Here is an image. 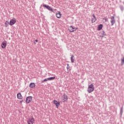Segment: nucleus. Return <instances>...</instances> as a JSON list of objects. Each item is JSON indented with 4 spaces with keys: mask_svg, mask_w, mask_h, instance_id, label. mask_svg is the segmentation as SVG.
<instances>
[{
    "mask_svg": "<svg viewBox=\"0 0 124 124\" xmlns=\"http://www.w3.org/2000/svg\"><path fill=\"white\" fill-rule=\"evenodd\" d=\"M94 91V86L93 83L91 84L88 86V89H87V92L89 93H93Z\"/></svg>",
    "mask_w": 124,
    "mask_h": 124,
    "instance_id": "f257e3e1",
    "label": "nucleus"
},
{
    "mask_svg": "<svg viewBox=\"0 0 124 124\" xmlns=\"http://www.w3.org/2000/svg\"><path fill=\"white\" fill-rule=\"evenodd\" d=\"M34 123H35V120H34L33 116H31L27 120L28 124H33Z\"/></svg>",
    "mask_w": 124,
    "mask_h": 124,
    "instance_id": "f03ea898",
    "label": "nucleus"
},
{
    "mask_svg": "<svg viewBox=\"0 0 124 124\" xmlns=\"http://www.w3.org/2000/svg\"><path fill=\"white\" fill-rule=\"evenodd\" d=\"M32 101V97L31 96H28L26 98V103L27 104H29V103H31Z\"/></svg>",
    "mask_w": 124,
    "mask_h": 124,
    "instance_id": "7ed1b4c3",
    "label": "nucleus"
},
{
    "mask_svg": "<svg viewBox=\"0 0 124 124\" xmlns=\"http://www.w3.org/2000/svg\"><path fill=\"white\" fill-rule=\"evenodd\" d=\"M77 30H78V28L73 27V26H70L68 29V31H69L70 32H73L75 31H76Z\"/></svg>",
    "mask_w": 124,
    "mask_h": 124,
    "instance_id": "20e7f679",
    "label": "nucleus"
},
{
    "mask_svg": "<svg viewBox=\"0 0 124 124\" xmlns=\"http://www.w3.org/2000/svg\"><path fill=\"white\" fill-rule=\"evenodd\" d=\"M16 23V18H13L10 20L9 25L10 26H13V25H15Z\"/></svg>",
    "mask_w": 124,
    "mask_h": 124,
    "instance_id": "39448f33",
    "label": "nucleus"
},
{
    "mask_svg": "<svg viewBox=\"0 0 124 124\" xmlns=\"http://www.w3.org/2000/svg\"><path fill=\"white\" fill-rule=\"evenodd\" d=\"M43 7L46 8V9H47L49 11H51L52 12H54V10L51 7H50L49 5H47L46 4H44Z\"/></svg>",
    "mask_w": 124,
    "mask_h": 124,
    "instance_id": "423d86ee",
    "label": "nucleus"
},
{
    "mask_svg": "<svg viewBox=\"0 0 124 124\" xmlns=\"http://www.w3.org/2000/svg\"><path fill=\"white\" fill-rule=\"evenodd\" d=\"M53 104H55V105L56 107V108H59V107H60V102H58V101L54 100H53Z\"/></svg>",
    "mask_w": 124,
    "mask_h": 124,
    "instance_id": "0eeeda50",
    "label": "nucleus"
},
{
    "mask_svg": "<svg viewBox=\"0 0 124 124\" xmlns=\"http://www.w3.org/2000/svg\"><path fill=\"white\" fill-rule=\"evenodd\" d=\"M7 45V43L6 41H4L2 44H1V48L2 49H4L6 47V46Z\"/></svg>",
    "mask_w": 124,
    "mask_h": 124,
    "instance_id": "6e6552de",
    "label": "nucleus"
},
{
    "mask_svg": "<svg viewBox=\"0 0 124 124\" xmlns=\"http://www.w3.org/2000/svg\"><path fill=\"white\" fill-rule=\"evenodd\" d=\"M56 16L57 18L61 19V18H62V13L60 11H58L56 14Z\"/></svg>",
    "mask_w": 124,
    "mask_h": 124,
    "instance_id": "1a4fd4ad",
    "label": "nucleus"
},
{
    "mask_svg": "<svg viewBox=\"0 0 124 124\" xmlns=\"http://www.w3.org/2000/svg\"><path fill=\"white\" fill-rule=\"evenodd\" d=\"M110 22L111 24V26H113L114 25V24H115L116 23V21L115 20V17L112 16L111 17Z\"/></svg>",
    "mask_w": 124,
    "mask_h": 124,
    "instance_id": "9d476101",
    "label": "nucleus"
},
{
    "mask_svg": "<svg viewBox=\"0 0 124 124\" xmlns=\"http://www.w3.org/2000/svg\"><path fill=\"white\" fill-rule=\"evenodd\" d=\"M68 99V97H67V95L64 94L62 96V100L63 102H65Z\"/></svg>",
    "mask_w": 124,
    "mask_h": 124,
    "instance_id": "9b49d317",
    "label": "nucleus"
},
{
    "mask_svg": "<svg viewBox=\"0 0 124 124\" xmlns=\"http://www.w3.org/2000/svg\"><path fill=\"white\" fill-rule=\"evenodd\" d=\"M102 28H103V25L100 24L98 25L97 30V31H101V30H102Z\"/></svg>",
    "mask_w": 124,
    "mask_h": 124,
    "instance_id": "f8f14e48",
    "label": "nucleus"
},
{
    "mask_svg": "<svg viewBox=\"0 0 124 124\" xmlns=\"http://www.w3.org/2000/svg\"><path fill=\"white\" fill-rule=\"evenodd\" d=\"M93 17L92 19V23H95V21H96V17L94 15H93Z\"/></svg>",
    "mask_w": 124,
    "mask_h": 124,
    "instance_id": "ddd939ff",
    "label": "nucleus"
},
{
    "mask_svg": "<svg viewBox=\"0 0 124 124\" xmlns=\"http://www.w3.org/2000/svg\"><path fill=\"white\" fill-rule=\"evenodd\" d=\"M70 59H71V62L72 63H73V62H75V58H74V55H71Z\"/></svg>",
    "mask_w": 124,
    "mask_h": 124,
    "instance_id": "4468645a",
    "label": "nucleus"
},
{
    "mask_svg": "<svg viewBox=\"0 0 124 124\" xmlns=\"http://www.w3.org/2000/svg\"><path fill=\"white\" fill-rule=\"evenodd\" d=\"M17 97L18 99H22L23 96H22V94L21 93H18L17 94Z\"/></svg>",
    "mask_w": 124,
    "mask_h": 124,
    "instance_id": "2eb2a0df",
    "label": "nucleus"
},
{
    "mask_svg": "<svg viewBox=\"0 0 124 124\" xmlns=\"http://www.w3.org/2000/svg\"><path fill=\"white\" fill-rule=\"evenodd\" d=\"M29 87L31 89H33V88H35V83H30Z\"/></svg>",
    "mask_w": 124,
    "mask_h": 124,
    "instance_id": "dca6fc26",
    "label": "nucleus"
},
{
    "mask_svg": "<svg viewBox=\"0 0 124 124\" xmlns=\"http://www.w3.org/2000/svg\"><path fill=\"white\" fill-rule=\"evenodd\" d=\"M9 25V21H6L5 22V27L7 28V27H8V25Z\"/></svg>",
    "mask_w": 124,
    "mask_h": 124,
    "instance_id": "f3484780",
    "label": "nucleus"
},
{
    "mask_svg": "<svg viewBox=\"0 0 124 124\" xmlns=\"http://www.w3.org/2000/svg\"><path fill=\"white\" fill-rule=\"evenodd\" d=\"M48 81H52V80H55L56 79V77H51V78H48Z\"/></svg>",
    "mask_w": 124,
    "mask_h": 124,
    "instance_id": "a211bd4d",
    "label": "nucleus"
},
{
    "mask_svg": "<svg viewBox=\"0 0 124 124\" xmlns=\"http://www.w3.org/2000/svg\"><path fill=\"white\" fill-rule=\"evenodd\" d=\"M46 81H49V79L48 78L45 79L44 80L42 81V83H44V82H46Z\"/></svg>",
    "mask_w": 124,
    "mask_h": 124,
    "instance_id": "6ab92c4d",
    "label": "nucleus"
},
{
    "mask_svg": "<svg viewBox=\"0 0 124 124\" xmlns=\"http://www.w3.org/2000/svg\"><path fill=\"white\" fill-rule=\"evenodd\" d=\"M103 21L104 22H107V21H108V19L106 17H105L103 18Z\"/></svg>",
    "mask_w": 124,
    "mask_h": 124,
    "instance_id": "aec40b11",
    "label": "nucleus"
},
{
    "mask_svg": "<svg viewBox=\"0 0 124 124\" xmlns=\"http://www.w3.org/2000/svg\"><path fill=\"white\" fill-rule=\"evenodd\" d=\"M69 68H70V66H69V64H67V70H68V69H69Z\"/></svg>",
    "mask_w": 124,
    "mask_h": 124,
    "instance_id": "412c9836",
    "label": "nucleus"
},
{
    "mask_svg": "<svg viewBox=\"0 0 124 124\" xmlns=\"http://www.w3.org/2000/svg\"><path fill=\"white\" fill-rule=\"evenodd\" d=\"M122 63H124V57L121 60Z\"/></svg>",
    "mask_w": 124,
    "mask_h": 124,
    "instance_id": "4be33fe9",
    "label": "nucleus"
},
{
    "mask_svg": "<svg viewBox=\"0 0 124 124\" xmlns=\"http://www.w3.org/2000/svg\"><path fill=\"white\" fill-rule=\"evenodd\" d=\"M35 42L37 43V42H38V41L37 40H35V42H34V43L35 44H36V43Z\"/></svg>",
    "mask_w": 124,
    "mask_h": 124,
    "instance_id": "5701e85b",
    "label": "nucleus"
},
{
    "mask_svg": "<svg viewBox=\"0 0 124 124\" xmlns=\"http://www.w3.org/2000/svg\"><path fill=\"white\" fill-rule=\"evenodd\" d=\"M122 10H124V7H121Z\"/></svg>",
    "mask_w": 124,
    "mask_h": 124,
    "instance_id": "b1692460",
    "label": "nucleus"
},
{
    "mask_svg": "<svg viewBox=\"0 0 124 124\" xmlns=\"http://www.w3.org/2000/svg\"><path fill=\"white\" fill-rule=\"evenodd\" d=\"M22 102H23V101H20V103L22 104Z\"/></svg>",
    "mask_w": 124,
    "mask_h": 124,
    "instance_id": "393cba45",
    "label": "nucleus"
}]
</instances>
